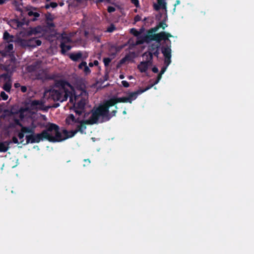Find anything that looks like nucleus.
I'll use <instances>...</instances> for the list:
<instances>
[{
  "mask_svg": "<svg viewBox=\"0 0 254 254\" xmlns=\"http://www.w3.org/2000/svg\"><path fill=\"white\" fill-rule=\"evenodd\" d=\"M152 87V85L147 86L144 89H139L134 92H128L127 96L122 97H117L114 96L110 99L105 100L103 103L100 104L98 108L104 115V121H109L110 119L116 116L117 113L118 107L116 104L118 103H131L133 100H135L137 96L150 89Z\"/></svg>",
  "mask_w": 254,
  "mask_h": 254,
  "instance_id": "obj_1",
  "label": "nucleus"
},
{
  "mask_svg": "<svg viewBox=\"0 0 254 254\" xmlns=\"http://www.w3.org/2000/svg\"><path fill=\"white\" fill-rule=\"evenodd\" d=\"M26 144L39 143L41 141L47 140L49 142H56L65 140L63 132L60 131V127L57 125L48 123L46 129L41 133L35 135H26Z\"/></svg>",
  "mask_w": 254,
  "mask_h": 254,
  "instance_id": "obj_2",
  "label": "nucleus"
},
{
  "mask_svg": "<svg viewBox=\"0 0 254 254\" xmlns=\"http://www.w3.org/2000/svg\"><path fill=\"white\" fill-rule=\"evenodd\" d=\"M54 87L58 88V89H51L50 95L55 101L63 102L67 100L68 97L71 95V92L69 91L66 87L72 89L73 87L68 81L65 80H55Z\"/></svg>",
  "mask_w": 254,
  "mask_h": 254,
  "instance_id": "obj_3",
  "label": "nucleus"
},
{
  "mask_svg": "<svg viewBox=\"0 0 254 254\" xmlns=\"http://www.w3.org/2000/svg\"><path fill=\"white\" fill-rule=\"evenodd\" d=\"M91 115L88 120H82L80 124L81 130L80 131L81 134H85V130L86 128V125H93L98 123L99 122L102 123L108 122L104 121V115L102 114L98 107L94 108L91 111Z\"/></svg>",
  "mask_w": 254,
  "mask_h": 254,
  "instance_id": "obj_4",
  "label": "nucleus"
},
{
  "mask_svg": "<svg viewBox=\"0 0 254 254\" xmlns=\"http://www.w3.org/2000/svg\"><path fill=\"white\" fill-rule=\"evenodd\" d=\"M75 103L74 107L84 109L86 102L87 93L84 90H81L79 95L74 94Z\"/></svg>",
  "mask_w": 254,
  "mask_h": 254,
  "instance_id": "obj_5",
  "label": "nucleus"
},
{
  "mask_svg": "<svg viewBox=\"0 0 254 254\" xmlns=\"http://www.w3.org/2000/svg\"><path fill=\"white\" fill-rule=\"evenodd\" d=\"M172 37L173 36L170 33L165 32L157 33V43L160 44L161 41L163 40L165 45L166 43H171V41L169 38Z\"/></svg>",
  "mask_w": 254,
  "mask_h": 254,
  "instance_id": "obj_6",
  "label": "nucleus"
},
{
  "mask_svg": "<svg viewBox=\"0 0 254 254\" xmlns=\"http://www.w3.org/2000/svg\"><path fill=\"white\" fill-rule=\"evenodd\" d=\"M88 55L83 56L81 51L76 53H71L69 55V58L73 62H78L81 60H85L87 58Z\"/></svg>",
  "mask_w": 254,
  "mask_h": 254,
  "instance_id": "obj_7",
  "label": "nucleus"
},
{
  "mask_svg": "<svg viewBox=\"0 0 254 254\" xmlns=\"http://www.w3.org/2000/svg\"><path fill=\"white\" fill-rule=\"evenodd\" d=\"M160 48V44L157 43L151 44L148 47V51L144 53V55H148L150 60H152V53Z\"/></svg>",
  "mask_w": 254,
  "mask_h": 254,
  "instance_id": "obj_8",
  "label": "nucleus"
},
{
  "mask_svg": "<svg viewBox=\"0 0 254 254\" xmlns=\"http://www.w3.org/2000/svg\"><path fill=\"white\" fill-rule=\"evenodd\" d=\"M161 50L164 57H171V43H166L161 47Z\"/></svg>",
  "mask_w": 254,
  "mask_h": 254,
  "instance_id": "obj_9",
  "label": "nucleus"
},
{
  "mask_svg": "<svg viewBox=\"0 0 254 254\" xmlns=\"http://www.w3.org/2000/svg\"><path fill=\"white\" fill-rule=\"evenodd\" d=\"M152 63V60H148L141 62L139 64H138L137 67L141 72H145L148 69V66L151 64Z\"/></svg>",
  "mask_w": 254,
  "mask_h": 254,
  "instance_id": "obj_10",
  "label": "nucleus"
},
{
  "mask_svg": "<svg viewBox=\"0 0 254 254\" xmlns=\"http://www.w3.org/2000/svg\"><path fill=\"white\" fill-rule=\"evenodd\" d=\"M4 70L7 71L6 73H3V74L0 75V78H3L5 82L7 81H12L11 78L12 75V73L11 71H9V69L8 67H5Z\"/></svg>",
  "mask_w": 254,
  "mask_h": 254,
  "instance_id": "obj_11",
  "label": "nucleus"
},
{
  "mask_svg": "<svg viewBox=\"0 0 254 254\" xmlns=\"http://www.w3.org/2000/svg\"><path fill=\"white\" fill-rule=\"evenodd\" d=\"M145 40L147 41V43H149L151 41H155L157 42V34L150 33V31L148 30L147 34L144 35Z\"/></svg>",
  "mask_w": 254,
  "mask_h": 254,
  "instance_id": "obj_12",
  "label": "nucleus"
},
{
  "mask_svg": "<svg viewBox=\"0 0 254 254\" xmlns=\"http://www.w3.org/2000/svg\"><path fill=\"white\" fill-rule=\"evenodd\" d=\"M11 141H5L0 142V152H5L9 148V145L11 143Z\"/></svg>",
  "mask_w": 254,
  "mask_h": 254,
  "instance_id": "obj_13",
  "label": "nucleus"
},
{
  "mask_svg": "<svg viewBox=\"0 0 254 254\" xmlns=\"http://www.w3.org/2000/svg\"><path fill=\"white\" fill-rule=\"evenodd\" d=\"M80 69H83L84 73L87 75L91 72V70L87 65V63L85 61H82L78 66Z\"/></svg>",
  "mask_w": 254,
  "mask_h": 254,
  "instance_id": "obj_14",
  "label": "nucleus"
},
{
  "mask_svg": "<svg viewBox=\"0 0 254 254\" xmlns=\"http://www.w3.org/2000/svg\"><path fill=\"white\" fill-rule=\"evenodd\" d=\"M17 124L19 125L20 127H21V130L26 133H31V135H35L36 134L34 132V128H30L29 127H23L22 126V124L19 123L18 121H17Z\"/></svg>",
  "mask_w": 254,
  "mask_h": 254,
  "instance_id": "obj_15",
  "label": "nucleus"
},
{
  "mask_svg": "<svg viewBox=\"0 0 254 254\" xmlns=\"http://www.w3.org/2000/svg\"><path fill=\"white\" fill-rule=\"evenodd\" d=\"M3 39L7 43H10L13 41L14 37L10 35L7 31H5L3 35Z\"/></svg>",
  "mask_w": 254,
  "mask_h": 254,
  "instance_id": "obj_16",
  "label": "nucleus"
},
{
  "mask_svg": "<svg viewBox=\"0 0 254 254\" xmlns=\"http://www.w3.org/2000/svg\"><path fill=\"white\" fill-rule=\"evenodd\" d=\"M61 43L66 44L68 43H70L71 42V39L70 37H69L66 33L65 32H63L61 34Z\"/></svg>",
  "mask_w": 254,
  "mask_h": 254,
  "instance_id": "obj_17",
  "label": "nucleus"
},
{
  "mask_svg": "<svg viewBox=\"0 0 254 254\" xmlns=\"http://www.w3.org/2000/svg\"><path fill=\"white\" fill-rule=\"evenodd\" d=\"M60 48H61L62 53L63 54H64L65 52L71 49V46L70 45H66V44L61 43Z\"/></svg>",
  "mask_w": 254,
  "mask_h": 254,
  "instance_id": "obj_18",
  "label": "nucleus"
},
{
  "mask_svg": "<svg viewBox=\"0 0 254 254\" xmlns=\"http://www.w3.org/2000/svg\"><path fill=\"white\" fill-rule=\"evenodd\" d=\"M74 121H75V118L73 114H70L65 119L66 124L67 125H71Z\"/></svg>",
  "mask_w": 254,
  "mask_h": 254,
  "instance_id": "obj_19",
  "label": "nucleus"
},
{
  "mask_svg": "<svg viewBox=\"0 0 254 254\" xmlns=\"http://www.w3.org/2000/svg\"><path fill=\"white\" fill-rule=\"evenodd\" d=\"M12 86V81H7L3 84V89L7 92H9Z\"/></svg>",
  "mask_w": 254,
  "mask_h": 254,
  "instance_id": "obj_20",
  "label": "nucleus"
},
{
  "mask_svg": "<svg viewBox=\"0 0 254 254\" xmlns=\"http://www.w3.org/2000/svg\"><path fill=\"white\" fill-rule=\"evenodd\" d=\"M28 15L30 17L34 16V18H32L31 20L33 21H35L37 20V18L40 16V14L37 12L29 11L28 12Z\"/></svg>",
  "mask_w": 254,
  "mask_h": 254,
  "instance_id": "obj_21",
  "label": "nucleus"
},
{
  "mask_svg": "<svg viewBox=\"0 0 254 254\" xmlns=\"http://www.w3.org/2000/svg\"><path fill=\"white\" fill-rule=\"evenodd\" d=\"M74 132V130L68 131L65 129H64L63 130V134L64 135V139H66L67 138L73 137V136L71 135L72 134L71 132Z\"/></svg>",
  "mask_w": 254,
  "mask_h": 254,
  "instance_id": "obj_22",
  "label": "nucleus"
},
{
  "mask_svg": "<svg viewBox=\"0 0 254 254\" xmlns=\"http://www.w3.org/2000/svg\"><path fill=\"white\" fill-rule=\"evenodd\" d=\"M43 105V102L41 100H34L32 101L31 103V106L32 107H36L37 106H41Z\"/></svg>",
  "mask_w": 254,
  "mask_h": 254,
  "instance_id": "obj_23",
  "label": "nucleus"
},
{
  "mask_svg": "<svg viewBox=\"0 0 254 254\" xmlns=\"http://www.w3.org/2000/svg\"><path fill=\"white\" fill-rule=\"evenodd\" d=\"M144 43H147V41L145 40V36H140V37H139L138 40L136 42V44L137 45L143 44Z\"/></svg>",
  "mask_w": 254,
  "mask_h": 254,
  "instance_id": "obj_24",
  "label": "nucleus"
},
{
  "mask_svg": "<svg viewBox=\"0 0 254 254\" xmlns=\"http://www.w3.org/2000/svg\"><path fill=\"white\" fill-rule=\"evenodd\" d=\"M157 2L160 7L162 9L166 8V3L164 0H157Z\"/></svg>",
  "mask_w": 254,
  "mask_h": 254,
  "instance_id": "obj_25",
  "label": "nucleus"
},
{
  "mask_svg": "<svg viewBox=\"0 0 254 254\" xmlns=\"http://www.w3.org/2000/svg\"><path fill=\"white\" fill-rule=\"evenodd\" d=\"M130 33L136 37H138L141 33L140 32H139L134 28L130 29Z\"/></svg>",
  "mask_w": 254,
  "mask_h": 254,
  "instance_id": "obj_26",
  "label": "nucleus"
},
{
  "mask_svg": "<svg viewBox=\"0 0 254 254\" xmlns=\"http://www.w3.org/2000/svg\"><path fill=\"white\" fill-rule=\"evenodd\" d=\"M13 49V44L11 43H8V44L7 46L5 47V51L6 52H11Z\"/></svg>",
  "mask_w": 254,
  "mask_h": 254,
  "instance_id": "obj_27",
  "label": "nucleus"
},
{
  "mask_svg": "<svg viewBox=\"0 0 254 254\" xmlns=\"http://www.w3.org/2000/svg\"><path fill=\"white\" fill-rule=\"evenodd\" d=\"M81 130L80 124H78L76 125V128L75 130H74V132H71L72 133L71 135L74 136L77 132H79L80 133Z\"/></svg>",
  "mask_w": 254,
  "mask_h": 254,
  "instance_id": "obj_28",
  "label": "nucleus"
},
{
  "mask_svg": "<svg viewBox=\"0 0 254 254\" xmlns=\"http://www.w3.org/2000/svg\"><path fill=\"white\" fill-rule=\"evenodd\" d=\"M112 59L110 58H104L103 59V63L105 66L107 67L109 66L110 63H111Z\"/></svg>",
  "mask_w": 254,
  "mask_h": 254,
  "instance_id": "obj_29",
  "label": "nucleus"
},
{
  "mask_svg": "<svg viewBox=\"0 0 254 254\" xmlns=\"http://www.w3.org/2000/svg\"><path fill=\"white\" fill-rule=\"evenodd\" d=\"M45 17L47 21H52L54 19L52 15L49 12L46 14Z\"/></svg>",
  "mask_w": 254,
  "mask_h": 254,
  "instance_id": "obj_30",
  "label": "nucleus"
},
{
  "mask_svg": "<svg viewBox=\"0 0 254 254\" xmlns=\"http://www.w3.org/2000/svg\"><path fill=\"white\" fill-rule=\"evenodd\" d=\"M161 25H159V24L157 25L156 26H155L153 28H152L150 29L149 30L150 31V33H155L156 32H157L160 28Z\"/></svg>",
  "mask_w": 254,
  "mask_h": 254,
  "instance_id": "obj_31",
  "label": "nucleus"
},
{
  "mask_svg": "<svg viewBox=\"0 0 254 254\" xmlns=\"http://www.w3.org/2000/svg\"><path fill=\"white\" fill-rule=\"evenodd\" d=\"M116 29V27L113 24H111L110 26H109L106 31L109 33L113 32Z\"/></svg>",
  "mask_w": 254,
  "mask_h": 254,
  "instance_id": "obj_32",
  "label": "nucleus"
},
{
  "mask_svg": "<svg viewBox=\"0 0 254 254\" xmlns=\"http://www.w3.org/2000/svg\"><path fill=\"white\" fill-rule=\"evenodd\" d=\"M74 112L76 113V114L78 115V116H80L82 114L84 109L77 108L76 107H74Z\"/></svg>",
  "mask_w": 254,
  "mask_h": 254,
  "instance_id": "obj_33",
  "label": "nucleus"
},
{
  "mask_svg": "<svg viewBox=\"0 0 254 254\" xmlns=\"http://www.w3.org/2000/svg\"><path fill=\"white\" fill-rule=\"evenodd\" d=\"M159 25H161V28H162L163 30L165 29L166 27L168 26V25L166 23V19L163 20L162 21L159 23Z\"/></svg>",
  "mask_w": 254,
  "mask_h": 254,
  "instance_id": "obj_34",
  "label": "nucleus"
},
{
  "mask_svg": "<svg viewBox=\"0 0 254 254\" xmlns=\"http://www.w3.org/2000/svg\"><path fill=\"white\" fill-rule=\"evenodd\" d=\"M171 57H169V58L165 57L164 63L166 64V66H168V65L170 64L171 62Z\"/></svg>",
  "mask_w": 254,
  "mask_h": 254,
  "instance_id": "obj_35",
  "label": "nucleus"
},
{
  "mask_svg": "<svg viewBox=\"0 0 254 254\" xmlns=\"http://www.w3.org/2000/svg\"><path fill=\"white\" fill-rule=\"evenodd\" d=\"M30 42L34 43L35 44V46H40L42 44V42L39 39H33L30 40Z\"/></svg>",
  "mask_w": 254,
  "mask_h": 254,
  "instance_id": "obj_36",
  "label": "nucleus"
},
{
  "mask_svg": "<svg viewBox=\"0 0 254 254\" xmlns=\"http://www.w3.org/2000/svg\"><path fill=\"white\" fill-rule=\"evenodd\" d=\"M0 96L3 100H6L8 97V95L4 91L0 92Z\"/></svg>",
  "mask_w": 254,
  "mask_h": 254,
  "instance_id": "obj_37",
  "label": "nucleus"
},
{
  "mask_svg": "<svg viewBox=\"0 0 254 254\" xmlns=\"http://www.w3.org/2000/svg\"><path fill=\"white\" fill-rule=\"evenodd\" d=\"M46 25L47 27L51 28H54L55 27V24L52 22V21H47L46 22Z\"/></svg>",
  "mask_w": 254,
  "mask_h": 254,
  "instance_id": "obj_38",
  "label": "nucleus"
},
{
  "mask_svg": "<svg viewBox=\"0 0 254 254\" xmlns=\"http://www.w3.org/2000/svg\"><path fill=\"white\" fill-rule=\"evenodd\" d=\"M116 10V8L112 6H109L108 7L107 11L109 13H112L114 12Z\"/></svg>",
  "mask_w": 254,
  "mask_h": 254,
  "instance_id": "obj_39",
  "label": "nucleus"
},
{
  "mask_svg": "<svg viewBox=\"0 0 254 254\" xmlns=\"http://www.w3.org/2000/svg\"><path fill=\"white\" fill-rule=\"evenodd\" d=\"M131 2L133 3L136 7L139 6V3L138 0H130Z\"/></svg>",
  "mask_w": 254,
  "mask_h": 254,
  "instance_id": "obj_40",
  "label": "nucleus"
},
{
  "mask_svg": "<svg viewBox=\"0 0 254 254\" xmlns=\"http://www.w3.org/2000/svg\"><path fill=\"white\" fill-rule=\"evenodd\" d=\"M26 132H23L21 130H20V132H19L18 134V137L20 139H23L24 136V133Z\"/></svg>",
  "mask_w": 254,
  "mask_h": 254,
  "instance_id": "obj_41",
  "label": "nucleus"
},
{
  "mask_svg": "<svg viewBox=\"0 0 254 254\" xmlns=\"http://www.w3.org/2000/svg\"><path fill=\"white\" fill-rule=\"evenodd\" d=\"M159 54V49H158L157 50H156V51L153 53H152V57L154 56L155 57L158 58Z\"/></svg>",
  "mask_w": 254,
  "mask_h": 254,
  "instance_id": "obj_42",
  "label": "nucleus"
},
{
  "mask_svg": "<svg viewBox=\"0 0 254 254\" xmlns=\"http://www.w3.org/2000/svg\"><path fill=\"white\" fill-rule=\"evenodd\" d=\"M122 84L125 87H128L129 85V83L126 80H123L122 81Z\"/></svg>",
  "mask_w": 254,
  "mask_h": 254,
  "instance_id": "obj_43",
  "label": "nucleus"
},
{
  "mask_svg": "<svg viewBox=\"0 0 254 254\" xmlns=\"http://www.w3.org/2000/svg\"><path fill=\"white\" fill-rule=\"evenodd\" d=\"M50 7L55 8L58 6V3L56 2H51L50 3Z\"/></svg>",
  "mask_w": 254,
  "mask_h": 254,
  "instance_id": "obj_44",
  "label": "nucleus"
},
{
  "mask_svg": "<svg viewBox=\"0 0 254 254\" xmlns=\"http://www.w3.org/2000/svg\"><path fill=\"white\" fill-rule=\"evenodd\" d=\"M141 19V16H139V15H136L134 18V22H138V21H140Z\"/></svg>",
  "mask_w": 254,
  "mask_h": 254,
  "instance_id": "obj_45",
  "label": "nucleus"
},
{
  "mask_svg": "<svg viewBox=\"0 0 254 254\" xmlns=\"http://www.w3.org/2000/svg\"><path fill=\"white\" fill-rule=\"evenodd\" d=\"M127 58H128V57L127 56H126L125 57H124L123 59H122L120 61V64H124L127 61Z\"/></svg>",
  "mask_w": 254,
  "mask_h": 254,
  "instance_id": "obj_46",
  "label": "nucleus"
},
{
  "mask_svg": "<svg viewBox=\"0 0 254 254\" xmlns=\"http://www.w3.org/2000/svg\"><path fill=\"white\" fill-rule=\"evenodd\" d=\"M12 142L15 144H18L19 143L18 139L15 136H13L12 138Z\"/></svg>",
  "mask_w": 254,
  "mask_h": 254,
  "instance_id": "obj_47",
  "label": "nucleus"
},
{
  "mask_svg": "<svg viewBox=\"0 0 254 254\" xmlns=\"http://www.w3.org/2000/svg\"><path fill=\"white\" fill-rule=\"evenodd\" d=\"M168 66H163L162 68H161V70L160 71V72L159 73H160V74H163L166 71L167 68Z\"/></svg>",
  "mask_w": 254,
  "mask_h": 254,
  "instance_id": "obj_48",
  "label": "nucleus"
},
{
  "mask_svg": "<svg viewBox=\"0 0 254 254\" xmlns=\"http://www.w3.org/2000/svg\"><path fill=\"white\" fill-rule=\"evenodd\" d=\"M84 162H85V164H83V166H85L86 165H88L90 163V161L88 159H84Z\"/></svg>",
  "mask_w": 254,
  "mask_h": 254,
  "instance_id": "obj_49",
  "label": "nucleus"
},
{
  "mask_svg": "<svg viewBox=\"0 0 254 254\" xmlns=\"http://www.w3.org/2000/svg\"><path fill=\"white\" fill-rule=\"evenodd\" d=\"M152 71L154 72V73H158V71H159V70H158V68L156 67V66H154L152 68Z\"/></svg>",
  "mask_w": 254,
  "mask_h": 254,
  "instance_id": "obj_50",
  "label": "nucleus"
},
{
  "mask_svg": "<svg viewBox=\"0 0 254 254\" xmlns=\"http://www.w3.org/2000/svg\"><path fill=\"white\" fill-rule=\"evenodd\" d=\"M21 91L23 93L26 92L27 91V87L25 86H22L21 87Z\"/></svg>",
  "mask_w": 254,
  "mask_h": 254,
  "instance_id": "obj_51",
  "label": "nucleus"
},
{
  "mask_svg": "<svg viewBox=\"0 0 254 254\" xmlns=\"http://www.w3.org/2000/svg\"><path fill=\"white\" fill-rule=\"evenodd\" d=\"M154 9H155L156 10H159L161 8V7H160V6L159 5V4H155L154 5Z\"/></svg>",
  "mask_w": 254,
  "mask_h": 254,
  "instance_id": "obj_52",
  "label": "nucleus"
},
{
  "mask_svg": "<svg viewBox=\"0 0 254 254\" xmlns=\"http://www.w3.org/2000/svg\"><path fill=\"white\" fill-rule=\"evenodd\" d=\"M180 4V0H177L176 1V2H175V4H174V11H175V9H176V6H177V5Z\"/></svg>",
  "mask_w": 254,
  "mask_h": 254,
  "instance_id": "obj_53",
  "label": "nucleus"
},
{
  "mask_svg": "<svg viewBox=\"0 0 254 254\" xmlns=\"http://www.w3.org/2000/svg\"><path fill=\"white\" fill-rule=\"evenodd\" d=\"M82 120H80L79 118L75 119V121H74L73 123H78L79 124H81V122Z\"/></svg>",
  "mask_w": 254,
  "mask_h": 254,
  "instance_id": "obj_54",
  "label": "nucleus"
},
{
  "mask_svg": "<svg viewBox=\"0 0 254 254\" xmlns=\"http://www.w3.org/2000/svg\"><path fill=\"white\" fill-rule=\"evenodd\" d=\"M108 78H109V75H108V73H106L104 76L103 81L108 80Z\"/></svg>",
  "mask_w": 254,
  "mask_h": 254,
  "instance_id": "obj_55",
  "label": "nucleus"
},
{
  "mask_svg": "<svg viewBox=\"0 0 254 254\" xmlns=\"http://www.w3.org/2000/svg\"><path fill=\"white\" fill-rule=\"evenodd\" d=\"M105 0H96V3L97 4H98L101 2H105Z\"/></svg>",
  "mask_w": 254,
  "mask_h": 254,
  "instance_id": "obj_56",
  "label": "nucleus"
},
{
  "mask_svg": "<svg viewBox=\"0 0 254 254\" xmlns=\"http://www.w3.org/2000/svg\"><path fill=\"white\" fill-rule=\"evenodd\" d=\"M93 65H96V66H97L98 64H99V62L97 60H95L94 62H93Z\"/></svg>",
  "mask_w": 254,
  "mask_h": 254,
  "instance_id": "obj_57",
  "label": "nucleus"
},
{
  "mask_svg": "<svg viewBox=\"0 0 254 254\" xmlns=\"http://www.w3.org/2000/svg\"><path fill=\"white\" fill-rule=\"evenodd\" d=\"M159 82V81L158 80H157V79H156V80L154 81L153 84H151V85H149L148 86L152 85V87H153V85H154L155 84H157Z\"/></svg>",
  "mask_w": 254,
  "mask_h": 254,
  "instance_id": "obj_58",
  "label": "nucleus"
},
{
  "mask_svg": "<svg viewBox=\"0 0 254 254\" xmlns=\"http://www.w3.org/2000/svg\"><path fill=\"white\" fill-rule=\"evenodd\" d=\"M161 78H162V74H160V73H159L156 79H157V80L160 81Z\"/></svg>",
  "mask_w": 254,
  "mask_h": 254,
  "instance_id": "obj_59",
  "label": "nucleus"
},
{
  "mask_svg": "<svg viewBox=\"0 0 254 254\" xmlns=\"http://www.w3.org/2000/svg\"><path fill=\"white\" fill-rule=\"evenodd\" d=\"M44 7L46 9H49L50 7V3L48 4H46Z\"/></svg>",
  "mask_w": 254,
  "mask_h": 254,
  "instance_id": "obj_60",
  "label": "nucleus"
},
{
  "mask_svg": "<svg viewBox=\"0 0 254 254\" xmlns=\"http://www.w3.org/2000/svg\"><path fill=\"white\" fill-rule=\"evenodd\" d=\"M142 57L143 58H146V61H147V60H149V56H148V55H144V54H143V55H142Z\"/></svg>",
  "mask_w": 254,
  "mask_h": 254,
  "instance_id": "obj_61",
  "label": "nucleus"
},
{
  "mask_svg": "<svg viewBox=\"0 0 254 254\" xmlns=\"http://www.w3.org/2000/svg\"><path fill=\"white\" fill-rule=\"evenodd\" d=\"M7 0H0V5H2L5 3Z\"/></svg>",
  "mask_w": 254,
  "mask_h": 254,
  "instance_id": "obj_62",
  "label": "nucleus"
},
{
  "mask_svg": "<svg viewBox=\"0 0 254 254\" xmlns=\"http://www.w3.org/2000/svg\"><path fill=\"white\" fill-rule=\"evenodd\" d=\"M59 106H60V104L59 103H56L53 106V107H55V108H57V107H58Z\"/></svg>",
  "mask_w": 254,
  "mask_h": 254,
  "instance_id": "obj_63",
  "label": "nucleus"
},
{
  "mask_svg": "<svg viewBox=\"0 0 254 254\" xmlns=\"http://www.w3.org/2000/svg\"><path fill=\"white\" fill-rule=\"evenodd\" d=\"M24 24V22H18V26H22Z\"/></svg>",
  "mask_w": 254,
  "mask_h": 254,
  "instance_id": "obj_64",
  "label": "nucleus"
}]
</instances>
